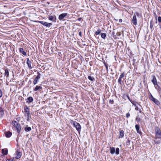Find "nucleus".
I'll return each mask as SVG.
<instances>
[{
	"mask_svg": "<svg viewBox=\"0 0 161 161\" xmlns=\"http://www.w3.org/2000/svg\"><path fill=\"white\" fill-rule=\"evenodd\" d=\"M104 64L105 66V67H106V69L107 71H108V64H107L105 62H104Z\"/></svg>",
	"mask_w": 161,
	"mask_h": 161,
	"instance_id": "obj_31",
	"label": "nucleus"
},
{
	"mask_svg": "<svg viewBox=\"0 0 161 161\" xmlns=\"http://www.w3.org/2000/svg\"><path fill=\"white\" fill-rule=\"evenodd\" d=\"M19 52L21 53H22L23 55H24L25 56L26 55V53L25 51H24V49L23 48H20L19 49Z\"/></svg>",
	"mask_w": 161,
	"mask_h": 161,
	"instance_id": "obj_19",
	"label": "nucleus"
},
{
	"mask_svg": "<svg viewBox=\"0 0 161 161\" xmlns=\"http://www.w3.org/2000/svg\"><path fill=\"white\" fill-rule=\"evenodd\" d=\"M31 130V128L30 127H28L27 126L24 128V130L26 132L30 131Z\"/></svg>",
	"mask_w": 161,
	"mask_h": 161,
	"instance_id": "obj_20",
	"label": "nucleus"
},
{
	"mask_svg": "<svg viewBox=\"0 0 161 161\" xmlns=\"http://www.w3.org/2000/svg\"><path fill=\"white\" fill-rule=\"evenodd\" d=\"M136 120L138 122L141 120V119L138 116H137L136 119Z\"/></svg>",
	"mask_w": 161,
	"mask_h": 161,
	"instance_id": "obj_30",
	"label": "nucleus"
},
{
	"mask_svg": "<svg viewBox=\"0 0 161 161\" xmlns=\"http://www.w3.org/2000/svg\"><path fill=\"white\" fill-rule=\"evenodd\" d=\"M110 153L113 154L115 153L116 155H118L119 154V148L117 147L115 149V147H110Z\"/></svg>",
	"mask_w": 161,
	"mask_h": 161,
	"instance_id": "obj_5",
	"label": "nucleus"
},
{
	"mask_svg": "<svg viewBox=\"0 0 161 161\" xmlns=\"http://www.w3.org/2000/svg\"><path fill=\"white\" fill-rule=\"evenodd\" d=\"M42 87L41 86H36L34 89V91H37L39 90H42Z\"/></svg>",
	"mask_w": 161,
	"mask_h": 161,
	"instance_id": "obj_21",
	"label": "nucleus"
},
{
	"mask_svg": "<svg viewBox=\"0 0 161 161\" xmlns=\"http://www.w3.org/2000/svg\"><path fill=\"white\" fill-rule=\"evenodd\" d=\"M5 75L7 76L8 77L9 75V72L8 69H6L5 70Z\"/></svg>",
	"mask_w": 161,
	"mask_h": 161,
	"instance_id": "obj_27",
	"label": "nucleus"
},
{
	"mask_svg": "<svg viewBox=\"0 0 161 161\" xmlns=\"http://www.w3.org/2000/svg\"><path fill=\"white\" fill-rule=\"evenodd\" d=\"M153 84H154V86H158V84H157V82H156H156H155V83H153Z\"/></svg>",
	"mask_w": 161,
	"mask_h": 161,
	"instance_id": "obj_44",
	"label": "nucleus"
},
{
	"mask_svg": "<svg viewBox=\"0 0 161 161\" xmlns=\"http://www.w3.org/2000/svg\"><path fill=\"white\" fill-rule=\"evenodd\" d=\"M6 137L7 138H9L12 135V133L9 131H6L4 132Z\"/></svg>",
	"mask_w": 161,
	"mask_h": 161,
	"instance_id": "obj_12",
	"label": "nucleus"
},
{
	"mask_svg": "<svg viewBox=\"0 0 161 161\" xmlns=\"http://www.w3.org/2000/svg\"><path fill=\"white\" fill-rule=\"evenodd\" d=\"M150 25H153L154 23H153V20H151L150 21Z\"/></svg>",
	"mask_w": 161,
	"mask_h": 161,
	"instance_id": "obj_43",
	"label": "nucleus"
},
{
	"mask_svg": "<svg viewBox=\"0 0 161 161\" xmlns=\"http://www.w3.org/2000/svg\"><path fill=\"white\" fill-rule=\"evenodd\" d=\"M155 136L154 142L155 144L157 145L160 144L161 142L160 140H157V139H161V130L159 128L156 126L155 129Z\"/></svg>",
	"mask_w": 161,
	"mask_h": 161,
	"instance_id": "obj_1",
	"label": "nucleus"
},
{
	"mask_svg": "<svg viewBox=\"0 0 161 161\" xmlns=\"http://www.w3.org/2000/svg\"><path fill=\"white\" fill-rule=\"evenodd\" d=\"M109 103L110 104H113L114 103V101L113 100V99L112 100L110 99V100L109 101Z\"/></svg>",
	"mask_w": 161,
	"mask_h": 161,
	"instance_id": "obj_37",
	"label": "nucleus"
},
{
	"mask_svg": "<svg viewBox=\"0 0 161 161\" xmlns=\"http://www.w3.org/2000/svg\"><path fill=\"white\" fill-rule=\"evenodd\" d=\"M130 114L129 113L126 114V117L127 118H128L129 117H130Z\"/></svg>",
	"mask_w": 161,
	"mask_h": 161,
	"instance_id": "obj_39",
	"label": "nucleus"
},
{
	"mask_svg": "<svg viewBox=\"0 0 161 161\" xmlns=\"http://www.w3.org/2000/svg\"><path fill=\"white\" fill-rule=\"evenodd\" d=\"M16 157L15 158L16 159H18L21 157L22 155V152H20L19 150H17L16 152Z\"/></svg>",
	"mask_w": 161,
	"mask_h": 161,
	"instance_id": "obj_9",
	"label": "nucleus"
},
{
	"mask_svg": "<svg viewBox=\"0 0 161 161\" xmlns=\"http://www.w3.org/2000/svg\"><path fill=\"white\" fill-rule=\"evenodd\" d=\"M24 111L26 113V114L28 115L29 114H30L29 108L27 106L24 108Z\"/></svg>",
	"mask_w": 161,
	"mask_h": 161,
	"instance_id": "obj_18",
	"label": "nucleus"
},
{
	"mask_svg": "<svg viewBox=\"0 0 161 161\" xmlns=\"http://www.w3.org/2000/svg\"><path fill=\"white\" fill-rule=\"evenodd\" d=\"M101 30H100V29H98L97 30V31H96L95 32V34L96 35H98L101 32Z\"/></svg>",
	"mask_w": 161,
	"mask_h": 161,
	"instance_id": "obj_28",
	"label": "nucleus"
},
{
	"mask_svg": "<svg viewBox=\"0 0 161 161\" xmlns=\"http://www.w3.org/2000/svg\"><path fill=\"white\" fill-rule=\"evenodd\" d=\"M12 125L16 130L18 134L17 135L18 136L20 134L21 131V128L20 125L15 120H13L12 121Z\"/></svg>",
	"mask_w": 161,
	"mask_h": 161,
	"instance_id": "obj_2",
	"label": "nucleus"
},
{
	"mask_svg": "<svg viewBox=\"0 0 161 161\" xmlns=\"http://www.w3.org/2000/svg\"><path fill=\"white\" fill-rule=\"evenodd\" d=\"M121 79L119 78L118 80V82L120 84V85H122V81H121Z\"/></svg>",
	"mask_w": 161,
	"mask_h": 161,
	"instance_id": "obj_34",
	"label": "nucleus"
},
{
	"mask_svg": "<svg viewBox=\"0 0 161 161\" xmlns=\"http://www.w3.org/2000/svg\"><path fill=\"white\" fill-rule=\"evenodd\" d=\"M124 76V73H122L121 74V75H120V76L119 77V78L122 79L123 78Z\"/></svg>",
	"mask_w": 161,
	"mask_h": 161,
	"instance_id": "obj_36",
	"label": "nucleus"
},
{
	"mask_svg": "<svg viewBox=\"0 0 161 161\" xmlns=\"http://www.w3.org/2000/svg\"><path fill=\"white\" fill-rule=\"evenodd\" d=\"M161 1V0H160Z\"/></svg>",
	"mask_w": 161,
	"mask_h": 161,
	"instance_id": "obj_51",
	"label": "nucleus"
},
{
	"mask_svg": "<svg viewBox=\"0 0 161 161\" xmlns=\"http://www.w3.org/2000/svg\"><path fill=\"white\" fill-rule=\"evenodd\" d=\"M79 35L80 37H81V36H82V32H81V31H80V32L79 33Z\"/></svg>",
	"mask_w": 161,
	"mask_h": 161,
	"instance_id": "obj_45",
	"label": "nucleus"
},
{
	"mask_svg": "<svg viewBox=\"0 0 161 161\" xmlns=\"http://www.w3.org/2000/svg\"><path fill=\"white\" fill-rule=\"evenodd\" d=\"M37 76H36L39 77L41 78V74H40V73L39 72H37Z\"/></svg>",
	"mask_w": 161,
	"mask_h": 161,
	"instance_id": "obj_40",
	"label": "nucleus"
},
{
	"mask_svg": "<svg viewBox=\"0 0 161 161\" xmlns=\"http://www.w3.org/2000/svg\"><path fill=\"white\" fill-rule=\"evenodd\" d=\"M135 128L136 130V131L137 133L141 134L142 132L141 130L140 129V126L136 124L135 125Z\"/></svg>",
	"mask_w": 161,
	"mask_h": 161,
	"instance_id": "obj_13",
	"label": "nucleus"
},
{
	"mask_svg": "<svg viewBox=\"0 0 161 161\" xmlns=\"http://www.w3.org/2000/svg\"><path fill=\"white\" fill-rule=\"evenodd\" d=\"M26 100V103H27L28 104H29L33 101V99L32 97H28Z\"/></svg>",
	"mask_w": 161,
	"mask_h": 161,
	"instance_id": "obj_14",
	"label": "nucleus"
},
{
	"mask_svg": "<svg viewBox=\"0 0 161 161\" xmlns=\"http://www.w3.org/2000/svg\"><path fill=\"white\" fill-rule=\"evenodd\" d=\"M130 140L129 139H127V141L126 142V143L127 145H129L130 144Z\"/></svg>",
	"mask_w": 161,
	"mask_h": 161,
	"instance_id": "obj_35",
	"label": "nucleus"
},
{
	"mask_svg": "<svg viewBox=\"0 0 161 161\" xmlns=\"http://www.w3.org/2000/svg\"><path fill=\"white\" fill-rule=\"evenodd\" d=\"M26 64L28 65V67L29 69H31L32 68L31 66V62L29 58H27L26 59Z\"/></svg>",
	"mask_w": 161,
	"mask_h": 161,
	"instance_id": "obj_11",
	"label": "nucleus"
},
{
	"mask_svg": "<svg viewBox=\"0 0 161 161\" xmlns=\"http://www.w3.org/2000/svg\"><path fill=\"white\" fill-rule=\"evenodd\" d=\"M2 153L4 155H7L8 153V150L7 149H2Z\"/></svg>",
	"mask_w": 161,
	"mask_h": 161,
	"instance_id": "obj_17",
	"label": "nucleus"
},
{
	"mask_svg": "<svg viewBox=\"0 0 161 161\" xmlns=\"http://www.w3.org/2000/svg\"><path fill=\"white\" fill-rule=\"evenodd\" d=\"M70 123L76 128V130L78 131V132L80 133L81 130V127L79 123L72 120L70 121Z\"/></svg>",
	"mask_w": 161,
	"mask_h": 161,
	"instance_id": "obj_3",
	"label": "nucleus"
},
{
	"mask_svg": "<svg viewBox=\"0 0 161 161\" xmlns=\"http://www.w3.org/2000/svg\"><path fill=\"white\" fill-rule=\"evenodd\" d=\"M135 109L136 110H137L140 113H141L142 112V111L141 110V109L138 108L137 107H136L135 108Z\"/></svg>",
	"mask_w": 161,
	"mask_h": 161,
	"instance_id": "obj_32",
	"label": "nucleus"
},
{
	"mask_svg": "<svg viewBox=\"0 0 161 161\" xmlns=\"http://www.w3.org/2000/svg\"><path fill=\"white\" fill-rule=\"evenodd\" d=\"M67 15V14L66 13H63L59 15L58 17V19L60 20H62Z\"/></svg>",
	"mask_w": 161,
	"mask_h": 161,
	"instance_id": "obj_10",
	"label": "nucleus"
},
{
	"mask_svg": "<svg viewBox=\"0 0 161 161\" xmlns=\"http://www.w3.org/2000/svg\"><path fill=\"white\" fill-rule=\"evenodd\" d=\"M4 114V111L3 108L0 107V115L1 117H2Z\"/></svg>",
	"mask_w": 161,
	"mask_h": 161,
	"instance_id": "obj_22",
	"label": "nucleus"
},
{
	"mask_svg": "<svg viewBox=\"0 0 161 161\" xmlns=\"http://www.w3.org/2000/svg\"><path fill=\"white\" fill-rule=\"evenodd\" d=\"M153 25H150V28H151V29H152V28H153Z\"/></svg>",
	"mask_w": 161,
	"mask_h": 161,
	"instance_id": "obj_47",
	"label": "nucleus"
},
{
	"mask_svg": "<svg viewBox=\"0 0 161 161\" xmlns=\"http://www.w3.org/2000/svg\"><path fill=\"white\" fill-rule=\"evenodd\" d=\"M82 19L81 18H79L77 19V20L79 21H80Z\"/></svg>",
	"mask_w": 161,
	"mask_h": 161,
	"instance_id": "obj_46",
	"label": "nucleus"
},
{
	"mask_svg": "<svg viewBox=\"0 0 161 161\" xmlns=\"http://www.w3.org/2000/svg\"><path fill=\"white\" fill-rule=\"evenodd\" d=\"M47 18L50 21L53 22H56V17L55 15H48Z\"/></svg>",
	"mask_w": 161,
	"mask_h": 161,
	"instance_id": "obj_8",
	"label": "nucleus"
},
{
	"mask_svg": "<svg viewBox=\"0 0 161 161\" xmlns=\"http://www.w3.org/2000/svg\"><path fill=\"white\" fill-rule=\"evenodd\" d=\"M112 34H113V35H114V32H112Z\"/></svg>",
	"mask_w": 161,
	"mask_h": 161,
	"instance_id": "obj_50",
	"label": "nucleus"
},
{
	"mask_svg": "<svg viewBox=\"0 0 161 161\" xmlns=\"http://www.w3.org/2000/svg\"><path fill=\"white\" fill-rule=\"evenodd\" d=\"M122 20L121 19H119V22H122Z\"/></svg>",
	"mask_w": 161,
	"mask_h": 161,
	"instance_id": "obj_48",
	"label": "nucleus"
},
{
	"mask_svg": "<svg viewBox=\"0 0 161 161\" xmlns=\"http://www.w3.org/2000/svg\"><path fill=\"white\" fill-rule=\"evenodd\" d=\"M88 79L90 80L91 81L94 82L95 81V78H94L93 77H92L90 76H88Z\"/></svg>",
	"mask_w": 161,
	"mask_h": 161,
	"instance_id": "obj_24",
	"label": "nucleus"
},
{
	"mask_svg": "<svg viewBox=\"0 0 161 161\" xmlns=\"http://www.w3.org/2000/svg\"><path fill=\"white\" fill-rule=\"evenodd\" d=\"M14 158L12 157L9 159L7 158L6 160V161H14Z\"/></svg>",
	"mask_w": 161,
	"mask_h": 161,
	"instance_id": "obj_29",
	"label": "nucleus"
},
{
	"mask_svg": "<svg viewBox=\"0 0 161 161\" xmlns=\"http://www.w3.org/2000/svg\"><path fill=\"white\" fill-rule=\"evenodd\" d=\"M149 98L157 105H159L160 104L159 101L158 99L154 98L151 94L149 96Z\"/></svg>",
	"mask_w": 161,
	"mask_h": 161,
	"instance_id": "obj_6",
	"label": "nucleus"
},
{
	"mask_svg": "<svg viewBox=\"0 0 161 161\" xmlns=\"http://www.w3.org/2000/svg\"><path fill=\"white\" fill-rule=\"evenodd\" d=\"M37 22L39 23L40 24L42 25L43 26L49 27H50L51 25H52V23H48L46 22H45L44 21H36Z\"/></svg>",
	"mask_w": 161,
	"mask_h": 161,
	"instance_id": "obj_7",
	"label": "nucleus"
},
{
	"mask_svg": "<svg viewBox=\"0 0 161 161\" xmlns=\"http://www.w3.org/2000/svg\"><path fill=\"white\" fill-rule=\"evenodd\" d=\"M155 88L158 90V92L160 93V92L161 91V87L158 85L157 86H155Z\"/></svg>",
	"mask_w": 161,
	"mask_h": 161,
	"instance_id": "obj_25",
	"label": "nucleus"
},
{
	"mask_svg": "<svg viewBox=\"0 0 161 161\" xmlns=\"http://www.w3.org/2000/svg\"><path fill=\"white\" fill-rule=\"evenodd\" d=\"M152 77L153 78V79L151 81L152 83H154L155 82L156 83L157 81L155 76L154 75H152Z\"/></svg>",
	"mask_w": 161,
	"mask_h": 161,
	"instance_id": "obj_23",
	"label": "nucleus"
},
{
	"mask_svg": "<svg viewBox=\"0 0 161 161\" xmlns=\"http://www.w3.org/2000/svg\"><path fill=\"white\" fill-rule=\"evenodd\" d=\"M154 14H155V16H154L155 18L156 19V20H157L158 16H157V15H156V14L155 13H154ZM156 23H157V21H156Z\"/></svg>",
	"mask_w": 161,
	"mask_h": 161,
	"instance_id": "obj_38",
	"label": "nucleus"
},
{
	"mask_svg": "<svg viewBox=\"0 0 161 161\" xmlns=\"http://www.w3.org/2000/svg\"><path fill=\"white\" fill-rule=\"evenodd\" d=\"M119 138H123L124 135V132L123 130H120L119 131Z\"/></svg>",
	"mask_w": 161,
	"mask_h": 161,
	"instance_id": "obj_16",
	"label": "nucleus"
},
{
	"mask_svg": "<svg viewBox=\"0 0 161 161\" xmlns=\"http://www.w3.org/2000/svg\"><path fill=\"white\" fill-rule=\"evenodd\" d=\"M127 97H128V99H129V100L130 101V98L128 96H127Z\"/></svg>",
	"mask_w": 161,
	"mask_h": 161,
	"instance_id": "obj_49",
	"label": "nucleus"
},
{
	"mask_svg": "<svg viewBox=\"0 0 161 161\" xmlns=\"http://www.w3.org/2000/svg\"><path fill=\"white\" fill-rule=\"evenodd\" d=\"M142 16V15L141 14H140L139 13L136 12L134 14V15L132 18V19L131 20V22L132 24L135 25H137V18L136 16L138 17H139L140 16Z\"/></svg>",
	"mask_w": 161,
	"mask_h": 161,
	"instance_id": "obj_4",
	"label": "nucleus"
},
{
	"mask_svg": "<svg viewBox=\"0 0 161 161\" xmlns=\"http://www.w3.org/2000/svg\"><path fill=\"white\" fill-rule=\"evenodd\" d=\"M40 78L38 77H38L36 76L35 78L34 79V81L33 82V84L34 85L36 84L37 83V82H38L39 79Z\"/></svg>",
	"mask_w": 161,
	"mask_h": 161,
	"instance_id": "obj_15",
	"label": "nucleus"
},
{
	"mask_svg": "<svg viewBox=\"0 0 161 161\" xmlns=\"http://www.w3.org/2000/svg\"><path fill=\"white\" fill-rule=\"evenodd\" d=\"M158 22L160 23H161V17L158 16Z\"/></svg>",
	"mask_w": 161,
	"mask_h": 161,
	"instance_id": "obj_33",
	"label": "nucleus"
},
{
	"mask_svg": "<svg viewBox=\"0 0 161 161\" xmlns=\"http://www.w3.org/2000/svg\"><path fill=\"white\" fill-rule=\"evenodd\" d=\"M27 116V121H29V117H30V114H29V115L26 114Z\"/></svg>",
	"mask_w": 161,
	"mask_h": 161,
	"instance_id": "obj_41",
	"label": "nucleus"
},
{
	"mask_svg": "<svg viewBox=\"0 0 161 161\" xmlns=\"http://www.w3.org/2000/svg\"><path fill=\"white\" fill-rule=\"evenodd\" d=\"M3 95L2 92L1 90L0 89V98Z\"/></svg>",
	"mask_w": 161,
	"mask_h": 161,
	"instance_id": "obj_42",
	"label": "nucleus"
},
{
	"mask_svg": "<svg viewBox=\"0 0 161 161\" xmlns=\"http://www.w3.org/2000/svg\"><path fill=\"white\" fill-rule=\"evenodd\" d=\"M101 37L103 39H105L106 37V34L105 33H101Z\"/></svg>",
	"mask_w": 161,
	"mask_h": 161,
	"instance_id": "obj_26",
	"label": "nucleus"
}]
</instances>
